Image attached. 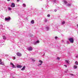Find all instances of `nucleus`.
Here are the masks:
<instances>
[{
    "label": "nucleus",
    "instance_id": "3",
    "mask_svg": "<svg viewBox=\"0 0 78 78\" xmlns=\"http://www.w3.org/2000/svg\"><path fill=\"white\" fill-rule=\"evenodd\" d=\"M10 19H11V17H9L8 18H5V20L6 21L9 20Z\"/></svg>",
    "mask_w": 78,
    "mask_h": 78
},
{
    "label": "nucleus",
    "instance_id": "14",
    "mask_svg": "<svg viewBox=\"0 0 78 78\" xmlns=\"http://www.w3.org/2000/svg\"><path fill=\"white\" fill-rule=\"evenodd\" d=\"M63 2H64V3H65V4H66V3H67V2L65 0L63 1Z\"/></svg>",
    "mask_w": 78,
    "mask_h": 78
},
{
    "label": "nucleus",
    "instance_id": "25",
    "mask_svg": "<svg viewBox=\"0 0 78 78\" xmlns=\"http://www.w3.org/2000/svg\"><path fill=\"white\" fill-rule=\"evenodd\" d=\"M57 59H58V60H59V57H57Z\"/></svg>",
    "mask_w": 78,
    "mask_h": 78
},
{
    "label": "nucleus",
    "instance_id": "1",
    "mask_svg": "<svg viewBox=\"0 0 78 78\" xmlns=\"http://www.w3.org/2000/svg\"><path fill=\"white\" fill-rule=\"evenodd\" d=\"M68 40L69 41V42L71 43H73L74 40H73V38H70L68 39Z\"/></svg>",
    "mask_w": 78,
    "mask_h": 78
},
{
    "label": "nucleus",
    "instance_id": "2",
    "mask_svg": "<svg viewBox=\"0 0 78 78\" xmlns=\"http://www.w3.org/2000/svg\"><path fill=\"white\" fill-rule=\"evenodd\" d=\"M39 62H40V63H38V66H41V65H42V63L43 62H42V60H39Z\"/></svg>",
    "mask_w": 78,
    "mask_h": 78
},
{
    "label": "nucleus",
    "instance_id": "33",
    "mask_svg": "<svg viewBox=\"0 0 78 78\" xmlns=\"http://www.w3.org/2000/svg\"><path fill=\"white\" fill-rule=\"evenodd\" d=\"M71 75H72V76H73L74 75L73 74H71Z\"/></svg>",
    "mask_w": 78,
    "mask_h": 78
},
{
    "label": "nucleus",
    "instance_id": "34",
    "mask_svg": "<svg viewBox=\"0 0 78 78\" xmlns=\"http://www.w3.org/2000/svg\"><path fill=\"white\" fill-rule=\"evenodd\" d=\"M7 1H8V2H9V1H10V0H7Z\"/></svg>",
    "mask_w": 78,
    "mask_h": 78
},
{
    "label": "nucleus",
    "instance_id": "18",
    "mask_svg": "<svg viewBox=\"0 0 78 78\" xmlns=\"http://www.w3.org/2000/svg\"><path fill=\"white\" fill-rule=\"evenodd\" d=\"M40 42L39 41H36V42H37V43H39V42Z\"/></svg>",
    "mask_w": 78,
    "mask_h": 78
},
{
    "label": "nucleus",
    "instance_id": "29",
    "mask_svg": "<svg viewBox=\"0 0 78 78\" xmlns=\"http://www.w3.org/2000/svg\"><path fill=\"white\" fill-rule=\"evenodd\" d=\"M2 62V59H0V63Z\"/></svg>",
    "mask_w": 78,
    "mask_h": 78
},
{
    "label": "nucleus",
    "instance_id": "32",
    "mask_svg": "<svg viewBox=\"0 0 78 78\" xmlns=\"http://www.w3.org/2000/svg\"><path fill=\"white\" fill-rule=\"evenodd\" d=\"M19 0H17V2H19Z\"/></svg>",
    "mask_w": 78,
    "mask_h": 78
},
{
    "label": "nucleus",
    "instance_id": "17",
    "mask_svg": "<svg viewBox=\"0 0 78 78\" xmlns=\"http://www.w3.org/2000/svg\"><path fill=\"white\" fill-rule=\"evenodd\" d=\"M46 28H47V30H49V27H46Z\"/></svg>",
    "mask_w": 78,
    "mask_h": 78
},
{
    "label": "nucleus",
    "instance_id": "23",
    "mask_svg": "<svg viewBox=\"0 0 78 78\" xmlns=\"http://www.w3.org/2000/svg\"><path fill=\"white\" fill-rule=\"evenodd\" d=\"M57 38H58V37H55V39H57Z\"/></svg>",
    "mask_w": 78,
    "mask_h": 78
},
{
    "label": "nucleus",
    "instance_id": "20",
    "mask_svg": "<svg viewBox=\"0 0 78 78\" xmlns=\"http://www.w3.org/2000/svg\"><path fill=\"white\" fill-rule=\"evenodd\" d=\"M64 23H65V22L63 21L62 22V24H63V25H64Z\"/></svg>",
    "mask_w": 78,
    "mask_h": 78
},
{
    "label": "nucleus",
    "instance_id": "12",
    "mask_svg": "<svg viewBox=\"0 0 78 78\" xmlns=\"http://www.w3.org/2000/svg\"><path fill=\"white\" fill-rule=\"evenodd\" d=\"M75 63L76 65H78V62L77 61H76Z\"/></svg>",
    "mask_w": 78,
    "mask_h": 78
},
{
    "label": "nucleus",
    "instance_id": "30",
    "mask_svg": "<svg viewBox=\"0 0 78 78\" xmlns=\"http://www.w3.org/2000/svg\"><path fill=\"white\" fill-rule=\"evenodd\" d=\"M44 21H45V22H47V20H45Z\"/></svg>",
    "mask_w": 78,
    "mask_h": 78
},
{
    "label": "nucleus",
    "instance_id": "21",
    "mask_svg": "<svg viewBox=\"0 0 78 78\" xmlns=\"http://www.w3.org/2000/svg\"><path fill=\"white\" fill-rule=\"evenodd\" d=\"M50 15L49 14L48 15L47 17H50Z\"/></svg>",
    "mask_w": 78,
    "mask_h": 78
},
{
    "label": "nucleus",
    "instance_id": "6",
    "mask_svg": "<svg viewBox=\"0 0 78 78\" xmlns=\"http://www.w3.org/2000/svg\"><path fill=\"white\" fill-rule=\"evenodd\" d=\"M28 50H29L30 51H31V50H33V48H31V47L28 48Z\"/></svg>",
    "mask_w": 78,
    "mask_h": 78
},
{
    "label": "nucleus",
    "instance_id": "13",
    "mask_svg": "<svg viewBox=\"0 0 78 78\" xmlns=\"http://www.w3.org/2000/svg\"><path fill=\"white\" fill-rule=\"evenodd\" d=\"M74 69H77V66H74Z\"/></svg>",
    "mask_w": 78,
    "mask_h": 78
},
{
    "label": "nucleus",
    "instance_id": "24",
    "mask_svg": "<svg viewBox=\"0 0 78 78\" xmlns=\"http://www.w3.org/2000/svg\"><path fill=\"white\" fill-rule=\"evenodd\" d=\"M13 59H16V57H13Z\"/></svg>",
    "mask_w": 78,
    "mask_h": 78
},
{
    "label": "nucleus",
    "instance_id": "31",
    "mask_svg": "<svg viewBox=\"0 0 78 78\" xmlns=\"http://www.w3.org/2000/svg\"><path fill=\"white\" fill-rule=\"evenodd\" d=\"M64 66H66V67H67V65H64Z\"/></svg>",
    "mask_w": 78,
    "mask_h": 78
},
{
    "label": "nucleus",
    "instance_id": "16",
    "mask_svg": "<svg viewBox=\"0 0 78 78\" xmlns=\"http://www.w3.org/2000/svg\"><path fill=\"white\" fill-rule=\"evenodd\" d=\"M12 67H13V68H15L16 67V66H15V65H12Z\"/></svg>",
    "mask_w": 78,
    "mask_h": 78
},
{
    "label": "nucleus",
    "instance_id": "7",
    "mask_svg": "<svg viewBox=\"0 0 78 78\" xmlns=\"http://www.w3.org/2000/svg\"><path fill=\"white\" fill-rule=\"evenodd\" d=\"M17 68H21L22 66L20 65H18L17 66Z\"/></svg>",
    "mask_w": 78,
    "mask_h": 78
},
{
    "label": "nucleus",
    "instance_id": "26",
    "mask_svg": "<svg viewBox=\"0 0 78 78\" xmlns=\"http://www.w3.org/2000/svg\"><path fill=\"white\" fill-rule=\"evenodd\" d=\"M9 10H11V8H9Z\"/></svg>",
    "mask_w": 78,
    "mask_h": 78
},
{
    "label": "nucleus",
    "instance_id": "27",
    "mask_svg": "<svg viewBox=\"0 0 78 78\" xmlns=\"http://www.w3.org/2000/svg\"><path fill=\"white\" fill-rule=\"evenodd\" d=\"M54 11H55V12H56V11H57V10H56V9H55L54 10Z\"/></svg>",
    "mask_w": 78,
    "mask_h": 78
},
{
    "label": "nucleus",
    "instance_id": "4",
    "mask_svg": "<svg viewBox=\"0 0 78 78\" xmlns=\"http://www.w3.org/2000/svg\"><path fill=\"white\" fill-rule=\"evenodd\" d=\"M11 6L12 7V8H14V7H15V4L13 3H12Z\"/></svg>",
    "mask_w": 78,
    "mask_h": 78
},
{
    "label": "nucleus",
    "instance_id": "19",
    "mask_svg": "<svg viewBox=\"0 0 78 78\" xmlns=\"http://www.w3.org/2000/svg\"><path fill=\"white\" fill-rule=\"evenodd\" d=\"M10 64H11V65H12V66L14 65V64H13V63L12 62L10 63Z\"/></svg>",
    "mask_w": 78,
    "mask_h": 78
},
{
    "label": "nucleus",
    "instance_id": "8",
    "mask_svg": "<svg viewBox=\"0 0 78 78\" xmlns=\"http://www.w3.org/2000/svg\"><path fill=\"white\" fill-rule=\"evenodd\" d=\"M0 65H2V66H4V65H5V64H4V63H3V62H1L0 63Z\"/></svg>",
    "mask_w": 78,
    "mask_h": 78
},
{
    "label": "nucleus",
    "instance_id": "15",
    "mask_svg": "<svg viewBox=\"0 0 78 78\" xmlns=\"http://www.w3.org/2000/svg\"><path fill=\"white\" fill-rule=\"evenodd\" d=\"M23 5L24 7H26V5H25V4H23Z\"/></svg>",
    "mask_w": 78,
    "mask_h": 78
},
{
    "label": "nucleus",
    "instance_id": "22",
    "mask_svg": "<svg viewBox=\"0 0 78 78\" xmlns=\"http://www.w3.org/2000/svg\"><path fill=\"white\" fill-rule=\"evenodd\" d=\"M66 62H67V63H69V62L67 60H66Z\"/></svg>",
    "mask_w": 78,
    "mask_h": 78
},
{
    "label": "nucleus",
    "instance_id": "36",
    "mask_svg": "<svg viewBox=\"0 0 78 78\" xmlns=\"http://www.w3.org/2000/svg\"><path fill=\"white\" fill-rule=\"evenodd\" d=\"M76 57L78 58V57Z\"/></svg>",
    "mask_w": 78,
    "mask_h": 78
},
{
    "label": "nucleus",
    "instance_id": "9",
    "mask_svg": "<svg viewBox=\"0 0 78 78\" xmlns=\"http://www.w3.org/2000/svg\"><path fill=\"white\" fill-rule=\"evenodd\" d=\"M31 23L32 24H33L34 23V20H32L31 21Z\"/></svg>",
    "mask_w": 78,
    "mask_h": 78
},
{
    "label": "nucleus",
    "instance_id": "5",
    "mask_svg": "<svg viewBox=\"0 0 78 78\" xmlns=\"http://www.w3.org/2000/svg\"><path fill=\"white\" fill-rule=\"evenodd\" d=\"M16 55L18 56H22V54L19 52L17 53Z\"/></svg>",
    "mask_w": 78,
    "mask_h": 78
},
{
    "label": "nucleus",
    "instance_id": "35",
    "mask_svg": "<svg viewBox=\"0 0 78 78\" xmlns=\"http://www.w3.org/2000/svg\"><path fill=\"white\" fill-rule=\"evenodd\" d=\"M78 27V24L77 25Z\"/></svg>",
    "mask_w": 78,
    "mask_h": 78
},
{
    "label": "nucleus",
    "instance_id": "28",
    "mask_svg": "<svg viewBox=\"0 0 78 78\" xmlns=\"http://www.w3.org/2000/svg\"><path fill=\"white\" fill-rule=\"evenodd\" d=\"M67 5L69 6H70V4H68Z\"/></svg>",
    "mask_w": 78,
    "mask_h": 78
},
{
    "label": "nucleus",
    "instance_id": "11",
    "mask_svg": "<svg viewBox=\"0 0 78 78\" xmlns=\"http://www.w3.org/2000/svg\"><path fill=\"white\" fill-rule=\"evenodd\" d=\"M25 66H24L21 69V70H25Z\"/></svg>",
    "mask_w": 78,
    "mask_h": 78
},
{
    "label": "nucleus",
    "instance_id": "10",
    "mask_svg": "<svg viewBox=\"0 0 78 78\" xmlns=\"http://www.w3.org/2000/svg\"><path fill=\"white\" fill-rule=\"evenodd\" d=\"M3 39H4V40H6V37L5 36H3Z\"/></svg>",
    "mask_w": 78,
    "mask_h": 78
}]
</instances>
